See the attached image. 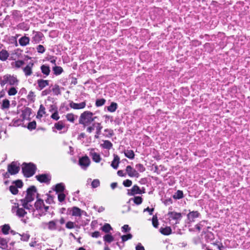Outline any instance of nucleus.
Here are the masks:
<instances>
[{
  "label": "nucleus",
  "mask_w": 250,
  "mask_h": 250,
  "mask_svg": "<svg viewBox=\"0 0 250 250\" xmlns=\"http://www.w3.org/2000/svg\"><path fill=\"white\" fill-rule=\"evenodd\" d=\"M104 240L105 243L106 242L111 243L114 240V237L110 234H107L104 236Z\"/></svg>",
  "instance_id": "obj_35"
},
{
  "label": "nucleus",
  "mask_w": 250,
  "mask_h": 250,
  "mask_svg": "<svg viewBox=\"0 0 250 250\" xmlns=\"http://www.w3.org/2000/svg\"><path fill=\"white\" fill-rule=\"evenodd\" d=\"M132 183V181L129 179H126L124 181L123 184L125 187H129L131 186Z\"/></svg>",
  "instance_id": "obj_55"
},
{
  "label": "nucleus",
  "mask_w": 250,
  "mask_h": 250,
  "mask_svg": "<svg viewBox=\"0 0 250 250\" xmlns=\"http://www.w3.org/2000/svg\"><path fill=\"white\" fill-rule=\"evenodd\" d=\"M36 192V188L34 186H31L27 190V193L25 198L21 199V201L31 202L34 200L35 193Z\"/></svg>",
  "instance_id": "obj_6"
},
{
  "label": "nucleus",
  "mask_w": 250,
  "mask_h": 250,
  "mask_svg": "<svg viewBox=\"0 0 250 250\" xmlns=\"http://www.w3.org/2000/svg\"><path fill=\"white\" fill-rule=\"evenodd\" d=\"M200 213L198 211H190L187 215L189 222H193L195 219L199 217Z\"/></svg>",
  "instance_id": "obj_13"
},
{
  "label": "nucleus",
  "mask_w": 250,
  "mask_h": 250,
  "mask_svg": "<svg viewBox=\"0 0 250 250\" xmlns=\"http://www.w3.org/2000/svg\"><path fill=\"white\" fill-rule=\"evenodd\" d=\"M152 225H153V227L156 228H158L159 223H158L157 217L153 216L152 218Z\"/></svg>",
  "instance_id": "obj_56"
},
{
  "label": "nucleus",
  "mask_w": 250,
  "mask_h": 250,
  "mask_svg": "<svg viewBox=\"0 0 250 250\" xmlns=\"http://www.w3.org/2000/svg\"><path fill=\"white\" fill-rule=\"evenodd\" d=\"M30 39L29 37L25 36L22 37L19 40L20 44L21 46H24L29 43Z\"/></svg>",
  "instance_id": "obj_18"
},
{
  "label": "nucleus",
  "mask_w": 250,
  "mask_h": 250,
  "mask_svg": "<svg viewBox=\"0 0 250 250\" xmlns=\"http://www.w3.org/2000/svg\"><path fill=\"white\" fill-rule=\"evenodd\" d=\"M125 170L128 175L130 177L138 178L139 177V174L138 171L130 166H127L126 167Z\"/></svg>",
  "instance_id": "obj_9"
},
{
  "label": "nucleus",
  "mask_w": 250,
  "mask_h": 250,
  "mask_svg": "<svg viewBox=\"0 0 250 250\" xmlns=\"http://www.w3.org/2000/svg\"><path fill=\"white\" fill-rule=\"evenodd\" d=\"M17 188L18 187H16L15 186H11L9 187L10 191L13 194H16L18 193V190Z\"/></svg>",
  "instance_id": "obj_51"
},
{
  "label": "nucleus",
  "mask_w": 250,
  "mask_h": 250,
  "mask_svg": "<svg viewBox=\"0 0 250 250\" xmlns=\"http://www.w3.org/2000/svg\"><path fill=\"white\" fill-rule=\"evenodd\" d=\"M37 50L40 53H43L45 52V48L42 45H39L37 47Z\"/></svg>",
  "instance_id": "obj_57"
},
{
  "label": "nucleus",
  "mask_w": 250,
  "mask_h": 250,
  "mask_svg": "<svg viewBox=\"0 0 250 250\" xmlns=\"http://www.w3.org/2000/svg\"><path fill=\"white\" fill-rule=\"evenodd\" d=\"M17 93V90L14 87L10 88L8 91V95L10 96H14L16 95Z\"/></svg>",
  "instance_id": "obj_48"
},
{
  "label": "nucleus",
  "mask_w": 250,
  "mask_h": 250,
  "mask_svg": "<svg viewBox=\"0 0 250 250\" xmlns=\"http://www.w3.org/2000/svg\"><path fill=\"white\" fill-rule=\"evenodd\" d=\"M10 229V227L9 225H4L2 226V232L4 234H7L8 233V231Z\"/></svg>",
  "instance_id": "obj_45"
},
{
  "label": "nucleus",
  "mask_w": 250,
  "mask_h": 250,
  "mask_svg": "<svg viewBox=\"0 0 250 250\" xmlns=\"http://www.w3.org/2000/svg\"><path fill=\"white\" fill-rule=\"evenodd\" d=\"M45 113V108L42 104H41L37 113V117L41 119Z\"/></svg>",
  "instance_id": "obj_23"
},
{
  "label": "nucleus",
  "mask_w": 250,
  "mask_h": 250,
  "mask_svg": "<svg viewBox=\"0 0 250 250\" xmlns=\"http://www.w3.org/2000/svg\"><path fill=\"white\" fill-rule=\"evenodd\" d=\"M42 72L45 75V77L48 76L50 72V67L48 65L43 64L41 66Z\"/></svg>",
  "instance_id": "obj_20"
},
{
  "label": "nucleus",
  "mask_w": 250,
  "mask_h": 250,
  "mask_svg": "<svg viewBox=\"0 0 250 250\" xmlns=\"http://www.w3.org/2000/svg\"><path fill=\"white\" fill-rule=\"evenodd\" d=\"M7 247V242L6 239L0 237V248L5 249Z\"/></svg>",
  "instance_id": "obj_38"
},
{
  "label": "nucleus",
  "mask_w": 250,
  "mask_h": 250,
  "mask_svg": "<svg viewBox=\"0 0 250 250\" xmlns=\"http://www.w3.org/2000/svg\"><path fill=\"white\" fill-rule=\"evenodd\" d=\"M31 113V109L29 107H26L22 111V116L23 119L29 117Z\"/></svg>",
  "instance_id": "obj_22"
},
{
  "label": "nucleus",
  "mask_w": 250,
  "mask_h": 250,
  "mask_svg": "<svg viewBox=\"0 0 250 250\" xmlns=\"http://www.w3.org/2000/svg\"><path fill=\"white\" fill-rule=\"evenodd\" d=\"M105 100L104 99H97L96 101L95 105L97 107L103 105L105 103Z\"/></svg>",
  "instance_id": "obj_42"
},
{
  "label": "nucleus",
  "mask_w": 250,
  "mask_h": 250,
  "mask_svg": "<svg viewBox=\"0 0 250 250\" xmlns=\"http://www.w3.org/2000/svg\"><path fill=\"white\" fill-rule=\"evenodd\" d=\"M132 237V235L131 234H128L127 235H123L121 238L123 242H125L127 241L128 239H131Z\"/></svg>",
  "instance_id": "obj_53"
},
{
  "label": "nucleus",
  "mask_w": 250,
  "mask_h": 250,
  "mask_svg": "<svg viewBox=\"0 0 250 250\" xmlns=\"http://www.w3.org/2000/svg\"><path fill=\"white\" fill-rule=\"evenodd\" d=\"M90 154L94 161L96 163H98L100 161L101 157L98 153L95 152H91Z\"/></svg>",
  "instance_id": "obj_25"
},
{
  "label": "nucleus",
  "mask_w": 250,
  "mask_h": 250,
  "mask_svg": "<svg viewBox=\"0 0 250 250\" xmlns=\"http://www.w3.org/2000/svg\"><path fill=\"white\" fill-rule=\"evenodd\" d=\"M66 118L68 121L74 123L75 119L77 118V116L74 115L72 113H68L66 115Z\"/></svg>",
  "instance_id": "obj_32"
},
{
  "label": "nucleus",
  "mask_w": 250,
  "mask_h": 250,
  "mask_svg": "<svg viewBox=\"0 0 250 250\" xmlns=\"http://www.w3.org/2000/svg\"><path fill=\"white\" fill-rule=\"evenodd\" d=\"M42 36L41 33H36L33 39L36 42H39L42 40Z\"/></svg>",
  "instance_id": "obj_40"
},
{
  "label": "nucleus",
  "mask_w": 250,
  "mask_h": 250,
  "mask_svg": "<svg viewBox=\"0 0 250 250\" xmlns=\"http://www.w3.org/2000/svg\"><path fill=\"white\" fill-rule=\"evenodd\" d=\"M13 212L16 211V215L20 218L23 217L27 212L25 211L23 208H20L17 206H15L12 208Z\"/></svg>",
  "instance_id": "obj_11"
},
{
  "label": "nucleus",
  "mask_w": 250,
  "mask_h": 250,
  "mask_svg": "<svg viewBox=\"0 0 250 250\" xmlns=\"http://www.w3.org/2000/svg\"><path fill=\"white\" fill-rule=\"evenodd\" d=\"M24 64V62L22 60H18L15 62V66L16 68H20Z\"/></svg>",
  "instance_id": "obj_52"
},
{
  "label": "nucleus",
  "mask_w": 250,
  "mask_h": 250,
  "mask_svg": "<svg viewBox=\"0 0 250 250\" xmlns=\"http://www.w3.org/2000/svg\"><path fill=\"white\" fill-rule=\"evenodd\" d=\"M19 80L16 76L7 74L2 77H0V84L3 86L6 84L11 85H17L18 84Z\"/></svg>",
  "instance_id": "obj_2"
},
{
  "label": "nucleus",
  "mask_w": 250,
  "mask_h": 250,
  "mask_svg": "<svg viewBox=\"0 0 250 250\" xmlns=\"http://www.w3.org/2000/svg\"><path fill=\"white\" fill-rule=\"evenodd\" d=\"M101 229L105 233H108L112 228L109 224L106 223L101 228Z\"/></svg>",
  "instance_id": "obj_31"
},
{
  "label": "nucleus",
  "mask_w": 250,
  "mask_h": 250,
  "mask_svg": "<svg viewBox=\"0 0 250 250\" xmlns=\"http://www.w3.org/2000/svg\"><path fill=\"white\" fill-rule=\"evenodd\" d=\"M65 189L64 184L62 183H60L57 184L54 188H53V190L56 191V192H62L64 191Z\"/></svg>",
  "instance_id": "obj_19"
},
{
  "label": "nucleus",
  "mask_w": 250,
  "mask_h": 250,
  "mask_svg": "<svg viewBox=\"0 0 250 250\" xmlns=\"http://www.w3.org/2000/svg\"><path fill=\"white\" fill-rule=\"evenodd\" d=\"M36 123L35 121H32L31 122H30L29 124H28V128L29 129H34L36 128Z\"/></svg>",
  "instance_id": "obj_54"
},
{
  "label": "nucleus",
  "mask_w": 250,
  "mask_h": 250,
  "mask_svg": "<svg viewBox=\"0 0 250 250\" xmlns=\"http://www.w3.org/2000/svg\"><path fill=\"white\" fill-rule=\"evenodd\" d=\"M49 81L48 80H45L43 79H39L37 81L38 84L37 88L41 90L49 85Z\"/></svg>",
  "instance_id": "obj_14"
},
{
  "label": "nucleus",
  "mask_w": 250,
  "mask_h": 250,
  "mask_svg": "<svg viewBox=\"0 0 250 250\" xmlns=\"http://www.w3.org/2000/svg\"><path fill=\"white\" fill-rule=\"evenodd\" d=\"M183 197V192L182 190H178L173 195V198L175 199H180Z\"/></svg>",
  "instance_id": "obj_36"
},
{
  "label": "nucleus",
  "mask_w": 250,
  "mask_h": 250,
  "mask_svg": "<svg viewBox=\"0 0 250 250\" xmlns=\"http://www.w3.org/2000/svg\"><path fill=\"white\" fill-rule=\"evenodd\" d=\"M100 181L98 179H94L91 183V186L93 188H96L100 186Z\"/></svg>",
  "instance_id": "obj_50"
},
{
  "label": "nucleus",
  "mask_w": 250,
  "mask_h": 250,
  "mask_svg": "<svg viewBox=\"0 0 250 250\" xmlns=\"http://www.w3.org/2000/svg\"><path fill=\"white\" fill-rule=\"evenodd\" d=\"M48 228L50 230H55L56 229V224L54 221H51L47 223Z\"/></svg>",
  "instance_id": "obj_37"
},
{
  "label": "nucleus",
  "mask_w": 250,
  "mask_h": 250,
  "mask_svg": "<svg viewBox=\"0 0 250 250\" xmlns=\"http://www.w3.org/2000/svg\"><path fill=\"white\" fill-rule=\"evenodd\" d=\"M95 126L96 128V134L95 135V138H98L99 135L101 133V129L103 127L101 125V123H95Z\"/></svg>",
  "instance_id": "obj_26"
},
{
  "label": "nucleus",
  "mask_w": 250,
  "mask_h": 250,
  "mask_svg": "<svg viewBox=\"0 0 250 250\" xmlns=\"http://www.w3.org/2000/svg\"><path fill=\"white\" fill-rule=\"evenodd\" d=\"M167 215L169 216V218L175 221V224L179 223L182 217L181 213H178L175 211L169 212Z\"/></svg>",
  "instance_id": "obj_10"
},
{
  "label": "nucleus",
  "mask_w": 250,
  "mask_h": 250,
  "mask_svg": "<svg viewBox=\"0 0 250 250\" xmlns=\"http://www.w3.org/2000/svg\"><path fill=\"white\" fill-rule=\"evenodd\" d=\"M82 211L77 207H73L72 208V215L76 216H80Z\"/></svg>",
  "instance_id": "obj_27"
},
{
  "label": "nucleus",
  "mask_w": 250,
  "mask_h": 250,
  "mask_svg": "<svg viewBox=\"0 0 250 250\" xmlns=\"http://www.w3.org/2000/svg\"><path fill=\"white\" fill-rule=\"evenodd\" d=\"M27 97V99L31 102H34L35 101V95L34 92L32 91H30Z\"/></svg>",
  "instance_id": "obj_46"
},
{
  "label": "nucleus",
  "mask_w": 250,
  "mask_h": 250,
  "mask_svg": "<svg viewBox=\"0 0 250 250\" xmlns=\"http://www.w3.org/2000/svg\"><path fill=\"white\" fill-rule=\"evenodd\" d=\"M127 194L132 196L137 194H142V191L137 185H134L130 189L128 190Z\"/></svg>",
  "instance_id": "obj_15"
},
{
  "label": "nucleus",
  "mask_w": 250,
  "mask_h": 250,
  "mask_svg": "<svg viewBox=\"0 0 250 250\" xmlns=\"http://www.w3.org/2000/svg\"><path fill=\"white\" fill-rule=\"evenodd\" d=\"M21 202L22 203V205L23 207L24 208L28 209L29 210H34L33 206L29 204L30 202H27L24 201H21Z\"/></svg>",
  "instance_id": "obj_28"
},
{
  "label": "nucleus",
  "mask_w": 250,
  "mask_h": 250,
  "mask_svg": "<svg viewBox=\"0 0 250 250\" xmlns=\"http://www.w3.org/2000/svg\"><path fill=\"white\" fill-rule=\"evenodd\" d=\"M134 202L136 205H140L143 202V199L140 196H136L133 199Z\"/></svg>",
  "instance_id": "obj_47"
},
{
  "label": "nucleus",
  "mask_w": 250,
  "mask_h": 250,
  "mask_svg": "<svg viewBox=\"0 0 250 250\" xmlns=\"http://www.w3.org/2000/svg\"><path fill=\"white\" fill-rule=\"evenodd\" d=\"M13 183H14L15 184L16 187H18L19 188H21L23 186V183H22V181L20 180H16V181L13 182Z\"/></svg>",
  "instance_id": "obj_58"
},
{
  "label": "nucleus",
  "mask_w": 250,
  "mask_h": 250,
  "mask_svg": "<svg viewBox=\"0 0 250 250\" xmlns=\"http://www.w3.org/2000/svg\"><path fill=\"white\" fill-rule=\"evenodd\" d=\"M33 65V63H29L25 67L23 68V71L26 77L29 76L32 74V67Z\"/></svg>",
  "instance_id": "obj_16"
},
{
  "label": "nucleus",
  "mask_w": 250,
  "mask_h": 250,
  "mask_svg": "<svg viewBox=\"0 0 250 250\" xmlns=\"http://www.w3.org/2000/svg\"><path fill=\"white\" fill-rule=\"evenodd\" d=\"M35 208L39 212L40 216L44 214L47 211L49 208L48 206H45L44 204L43 201L42 199H38L35 203Z\"/></svg>",
  "instance_id": "obj_5"
},
{
  "label": "nucleus",
  "mask_w": 250,
  "mask_h": 250,
  "mask_svg": "<svg viewBox=\"0 0 250 250\" xmlns=\"http://www.w3.org/2000/svg\"><path fill=\"white\" fill-rule=\"evenodd\" d=\"M58 200L60 202H62L65 199V195L64 193H61L58 194Z\"/></svg>",
  "instance_id": "obj_59"
},
{
  "label": "nucleus",
  "mask_w": 250,
  "mask_h": 250,
  "mask_svg": "<svg viewBox=\"0 0 250 250\" xmlns=\"http://www.w3.org/2000/svg\"><path fill=\"white\" fill-rule=\"evenodd\" d=\"M205 223V221H202L200 222L198 224H197L195 226L196 229L198 231H200L201 229V227L203 226V225L202 224V223Z\"/></svg>",
  "instance_id": "obj_63"
},
{
  "label": "nucleus",
  "mask_w": 250,
  "mask_h": 250,
  "mask_svg": "<svg viewBox=\"0 0 250 250\" xmlns=\"http://www.w3.org/2000/svg\"><path fill=\"white\" fill-rule=\"evenodd\" d=\"M120 162V158L116 155H114V159L111 163V166L114 169H117L118 167Z\"/></svg>",
  "instance_id": "obj_21"
},
{
  "label": "nucleus",
  "mask_w": 250,
  "mask_h": 250,
  "mask_svg": "<svg viewBox=\"0 0 250 250\" xmlns=\"http://www.w3.org/2000/svg\"><path fill=\"white\" fill-rule=\"evenodd\" d=\"M66 227L67 229H71L74 228V223L69 221L66 224Z\"/></svg>",
  "instance_id": "obj_61"
},
{
  "label": "nucleus",
  "mask_w": 250,
  "mask_h": 250,
  "mask_svg": "<svg viewBox=\"0 0 250 250\" xmlns=\"http://www.w3.org/2000/svg\"><path fill=\"white\" fill-rule=\"evenodd\" d=\"M135 167L137 169V171L140 172H143L146 170L144 166L141 164H137L135 166Z\"/></svg>",
  "instance_id": "obj_44"
},
{
  "label": "nucleus",
  "mask_w": 250,
  "mask_h": 250,
  "mask_svg": "<svg viewBox=\"0 0 250 250\" xmlns=\"http://www.w3.org/2000/svg\"><path fill=\"white\" fill-rule=\"evenodd\" d=\"M20 169L19 164L16 162H12L7 167V172L3 174L5 178L9 177V175H15L18 173Z\"/></svg>",
  "instance_id": "obj_4"
},
{
  "label": "nucleus",
  "mask_w": 250,
  "mask_h": 250,
  "mask_svg": "<svg viewBox=\"0 0 250 250\" xmlns=\"http://www.w3.org/2000/svg\"><path fill=\"white\" fill-rule=\"evenodd\" d=\"M160 232L165 235H168L171 233V229L169 227L165 228H161L160 229Z\"/></svg>",
  "instance_id": "obj_24"
},
{
  "label": "nucleus",
  "mask_w": 250,
  "mask_h": 250,
  "mask_svg": "<svg viewBox=\"0 0 250 250\" xmlns=\"http://www.w3.org/2000/svg\"><path fill=\"white\" fill-rule=\"evenodd\" d=\"M51 117L56 121L58 120L60 118V117L59 116L58 111H56L53 114H52Z\"/></svg>",
  "instance_id": "obj_62"
},
{
  "label": "nucleus",
  "mask_w": 250,
  "mask_h": 250,
  "mask_svg": "<svg viewBox=\"0 0 250 250\" xmlns=\"http://www.w3.org/2000/svg\"><path fill=\"white\" fill-rule=\"evenodd\" d=\"M86 106V102L85 101L82 103L77 104L70 101L69 103V106L74 109H81L84 108Z\"/></svg>",
  "instance_id": "obj_12"
},
{
  "label": "nucleus",
  "mask_w": 250,
  "mask_h": 250,
  "mask_svg": "<svg viewBox=\"0 0 250 250\" xmlns=\"http://www.w3.org/2000/svg\"><path fill=\"white\" fill-rule=\"evenodd\" d=\"M55 127L58 130H61L64 127V125L62 121H59L55 124Z\"/></svg>",
  "instance_id": "obj_43"
},
{
  "label": "nucleus",
  "mask_w": 250,
  "mask_h": 250,
  "mask_svg": "<svg viewBox=\"0 0 250 250\" xmlns=\"http://www.w3.org/2000/svg\"><path fill=\"white\" fill-rule=\"evenodd\" d=\"M117 108V104L115 103L112 102L111 104L107 106V110L109 112H113L115 111Z\"/></svg>",
  "instance_id": "obj_33"
},
{
  "label": "nucleus",
  "mask_w": 250,
  "mask_h": 250,
  "mask_svg": "<svg viewBox=\"0 0 250 250\" xmlns=\"http://www.w3.org/2000/svg\"><path fill=\"white\" fill-rule=\"evenodd\" d=\"M54 94L56 95H58L61 94L60 87L58 85L55 84L52 89Z\"/></svg>",
  "instance_id": "obj_41"
},
{
  "label": "nucleus",
  "mask_w": 250,
  "mask_h": 250,
  "mask_svg": "<svg viewBox=\"0 0 250 250\" xmlns=\"http://www.w3.org/2000/svg\"><path fill=\"white\" fill-rule=\"evenodd\" d=\"M36 178L41 183H49L51 177L48 174H42L36 176Z\"/></svg>",
  "instance_id": "obj_7"
},
{
  "label": "nucleus",
  "mask_w": 250,
  "mask_h": 250,
  "mask_svg": "<svg viewBox=\"0 0 250 250\" xmlns=\"http://www.w3.org/2000/svg\"><path fill=\"white\" fill-rule=\"evenodd\" d=\"M95 125V123L93 124V125L92 126H88L86 129V131L89 133H91L94 130V126Z\"/></svg>",
  "instance_id": "obj_64"
},
{
  "label": "nucleus",
  "mask_w": 250,
  "mask_h": 250,
  "mask_svg": "<svg viewBox=\"0 0 250 250\" xmlns=\"http://www.w3.org/2000/svg\"><path fill=\"white\" fill-rule=\"evenodd\" d=\"M21 236V240L27 241L30 238V235L27 233H23L22 235L19 234Z\"/></svg>",
  "instance_id": "obj_49"
},
{
  "label": "nucleus",
  "mask_w": 250,
  "mask_h": 250,
  "mask_svg": "<svg viewBox=\"0 0 250 250\" xmlns=\"http://www.w3.org/2000/svg\"><path fill=\"white\" fill-rule=\"evenodd\" d=\"M130 230V228L129 227L128 225H125L124 226L122 227V230L123 232L125 233L129 231Z\"/></svg>",
  "instance_id": "obj_60"
},
{
  "label": "nucleus",
  "mask_w": 250,
  "mask_h": 250,
  "mask_svg": "<svg viewBox=\"0 0 250 250\" xmlns=\"http://www.w3.org/2000/svg\"><path fill=\"white\" fill-rule=\"evenodd\" d=\"M9 106L10 103L8 100L4 99V100H3L2 104L1 105V108L2 109L8 108L9 107Z\"/></svg>",
  "instance_id": "obj_39"
},
{
  "label": "nucleus",
  "mask_w": 250,
  "mask_h": 250,
  "mask_svg": "<svg viewBox=\"0 0 250 250\" xmlns=\"http://www.w3.org/2000/svg\"><path fill=\"white\" fill-rule=\"evenodd\" d=\"M125 156L130 159H133L134 158V153L132 150H126L125 151Z\"/></svg>",
  "instance_id": "obj_29"
},
{
  "label": "nucleus",
  "mask_w": 250,
  "mask_h": 250,
  "mask_svg": "<svg viewBox=\"0 0 250 250\" xmlns=\"http://www.w3.org/2000/svg\"><path fill=\"white\" fill-rule=\"evenodd\" d=\"M94 114L89 111H85L82 113L79 118V123L83 126L90 125L97 118V117L94 116Z\"/></svg>",
  "instance_id": "obj_1"
},
{
  "label": "nucleus",
  "mask_w": 250,
  "mask_h": 250,
  "mask_svg": "<svg viewBox=\"0 0 250 250\" xmlns=\"http://www.w3.org/2000/svg\"><path fill=\"white\" fill-rule=\"evenodd\" d=\"M9 56V54L5 49H2L0 51V60L5 61Z\"/></svg>",
  "instance_id": "obj_17"
},
{
  "label": "nucleus",
  "mask_w": 250,
  "mask_h": 250,
  "mask_svg": "<svg viewBox=\"0 0 250 250\" xmlns=\"http://www.w3.org/2000/svg\"><path fill=\"white\" fill-rule=\"evenodd\" d=\"M90 160L86 156L82 157L79 159V164L82 168L86 169L90 165Z\"/></svg>",
  "instance_id": "obj_8"
},
{
  "label": "nucleus",
  "mask_w": 250,
  "mask_h": 250,
  "mask_svg": "<svg viewBox=\"0 0 250 250\" xmlns=\"http://www.w3.org/2000/svg\"><path fill=\"white\" fill-rule=\"evenodd\" d=\"M36 170L35 166L32 164L23 163L22 164V171L24 175L26 177H30L33 176Z\"/></svg>",
  "instance_id": "obj_3"
},
{
  "label": "nucleus",
  "mask_w": 250,
  "mask_h": 250,
  "mask_svg": "<svg viewBox=\"0 0 250 250\" xmlns=\"http://www.w3.org/2000/svg\"><path fill=\"white\" fill-rule=\"evenodd\" d=\"M101 146L104 148L110 149L112 146V144L109 141L105 140Z\"/></svg>",
  "instance_id": "obj_30"
},
{
  "label": "nucleus",
  "mask_w": 250,
  "mask_h": 250,
  "mask_svg": "<svg viewBox=\"0 0 250 250\" xmlns=\"http://www.w3.org/2000/svg\"><path fill=\"white\" fill-rule=\"evenodd\" d=\"M53 70L56 75H60L63 71V69L61 66H56L53 67Z\"/></svg>",
  "instance_id": "obj_34"
}]
</instances>
